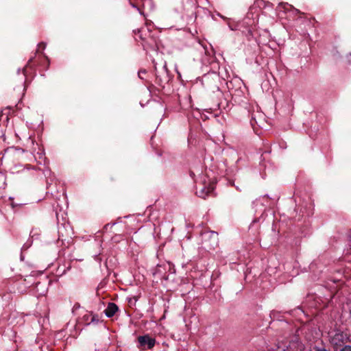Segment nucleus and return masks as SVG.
Wrapping results in <instances>:
<instances>
[{
    "mask_svg": "<svg viewBox=\"0 0 351 351\" xmlns=\"http://www.w3.org/2000/svg\"><path fill=\"white\" fill-rule=\"evenodd\" d=\"M134 34H135V35H139L140 38L144 39V40H145L146 38H143L142 36V35H150L149 30L145 27L138 29L136 31L135 30Z\"/></svg>",
    "mask_w": 351,
    "mask_h": 351,
    "instance_id": "nucleus-5",
    "label": "nucleus"
},
{
    "mask_svg": "<svg viewBox=\"0 0 351 351\" xmlns=\"http://www.w3.org/2000/svg\"><path fill=\"white\" fill-rule=\"evenodd\" d=\"M23 75H25V69H24L23 70Z\"/></svg>",
    "mask_w": 351,
    "mask_h": 351,
    "instance_id": "nucleus-9",
    "label": "nucleus"
},
{
    "mask_svg": "<svg viewBox=\"0 0 351 351\" xmlns=\"http://www.w3.org/2000/svg\"><path fill=\"white\" fill-rule=\"evenodd\" d=\"M340 351H351V346H346L343 348H341Z\"/></svg>",
    "mask_w": 351,
    "mask_h": 351,
    "instance_id": "nucleus-7",
    "label": "nucleus"
},
{
    "mask_svg": "<svg viewBox=\"0 0 351 351\" xmlns=\"http://www.w3.org/2000/svg\"><path fill=\"white\" fill-rule=\"evenodd\" d=\"M214 189L213 185L209 184L208 187H201L197 189L196 193L201 197L204 198L205 196L208 195Z\"/></svg>",
    "mask_w": 351,
    "mask_h": 351,
    "instance_id": "nucleus-3",
    "label": "nucleus"
},
{
    "mask_svg": "<svg viewBox=\"0 0 351 351\" xmlns=\"http://www.w3.org/2000/svg\"><path fill=\"white\" fill-rule=\"evenodd\" d=\"M139 343L142 346H147V348L152 349L156 343V341L153 338H150L149 337L145 335V336H140L138 338Z\"/></svg>",
    "mask_w": 351,
    "mask_h": 351,
    "instance_id": "nucleus-2",
    "label": "nucleus"
},
{
    "mask_svg": "<svg viewBox=\"0 0 351 351\" xmlns=\"http://www.w3.org/2000/svg\"><path fill=\"white\" fill-rule=\"evenodd\" d=\"M210 236L212 237H213L215 239H217V234L216 232H211Z\"/></svg>",
    "mask_w": 351,
    "mask_h": 351,
    "instance_id": "nucleus-8",
    "label": "nucleus"
},
{
    "mask_svg": "<svg viewBox=\"0 0 351 351\" xmlns=\"http://www.w3.org/2000/svg\"><path fill=\"white\" fill-rule=\"evenodd\" d=\"M346 339L347 337L345 334L341 332H338L331 336L330 342L333 346L338 347L341 346Z\"/></svg>",
    "mask_w": 351,
    "mask_h": 351,
    "instance_id": "nucleus-1",
    "label": "nucleus"
},
{
    "mask_svg": "<svg viewBox=\"0 0 351 351\" xmlns=\"http://www.w3.org/2000/svg\"><path fill=\"white\" fill-rule=\"evenodd\" d=\"M46 45L44 43H40L38 46V51H41L45 49Z\"/></svg>",
    "mask_w": 351,
    "mask_h": 351,
    "instance_id": "nucleus-6",
    "label": "nucleus"
},
{
    "mask_svg": "<svg viewBox=\"0 0 351 351\" xmlns=\"http://www.w3.org/2000/svg\"><path fill=\"white\" fill-rule=\"evenodd\" d=\"M118 311V306L112 302L108 304L105 310V314L108 317H112Z\"/></svg>",
    "mask_w": 351,
    "mask_h": 351,
    "instance_id": "nucleus-4",
    "label": "nucleus"
}]
</instances>
